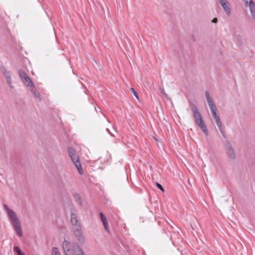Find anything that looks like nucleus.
Returning <instances> with one entry per match:
<instances>
[{
	"instance_id": "24",
	"label": "nucleus",
	"mask_w": 255,
	"mask_h": 255,
	"mask_svg": "<svg viewBox=\"0 0 255 255\" xmlns=\"http://www.w3.org/2000/svg\"><path fill=\"white\" fill-rule=\"evenodd\" d=\"M219 129L220 131L221 132L223 137L224 138H226V133H225V130L223 128L221 127V128H219Z\"/></svg>"
},
{
	"instance_id": "22",
	"label": "nucleus",
	"mask_w": 255,
	"mask_h": 255,
	"mask_svg": "<svg viewBox=\"0 0 255 255\" xmlns=\"http://www.w3.org/2000/svg\"><path fill=\"white\" fill-rule=\"evenodd\" d=\"M155 184H156V187L159 190H160L162 192H164V189L163 187H162V186L160 183H158L157 182H156Z\"/></svg>"
},
{
	"instance_id": "6",
	"label": "nucleus",
	"mask_w": 255,
	"mask_h": 255,
	"mask_svg": "<svg viewBox=\"0 0 255 255\" xmlns=\"http://www.w3.org/2000/svg\"><path fill=\"white\" fill-rule=\"evenodd\" d=\"M219 2L223 7L226 14L230 16L231 14V6L229 2L227 0H219Z\"/></svg>"
},
{
	"instance_id": "4",
	"label": "nucleus",
	"mask_w": 255,
	"mask_h": 255,
	"mask_svg": "<svg viewBox=\"0 0 255 255\" xmlns=\"http://www.w3.org/2000/svg\"><path fill=\"white\" fill-rule=\"evenodd\" d=\"M225 145L227 149L226 153L228 156L231 159H235L236 158V155L230 142L228 140H226L225 141Z\"/></svg>"
},
{
	"instance_id": "27",
	"label": "nucleus",
	"mask_w": 255,
	"mask_h": 255,
	"mask_svg": "<svg viewBox=\"0 0 255 255\" xmlns=\"http://www.w3.org/2000/svg\"><path fill=\"white\" fill-rule=\"evenodd\" d=\"M218 21V18L215 17V18H214L212 20V22L213 23H217Z\"/></svg>"
},
{
	"instance_id": "12",
	"label": "nucleus",
	"mask_w": 255,
	"mask_h": 255,
	"mask_svg": "<svg viewBox=\"0 0 255 255\" xmlns=\"http://www.w3.org/2000/svg\"><path fill=\"white\" fill-rule=\"evenodd\" d=\"M71 223L72 226H78V218L76 214L74 213H72L71 214V219H70Z\"/></svg>"
},
{
	"instance_id": "15",
	"label": "nucleus",
	"mask_w": 255,
	"mask_h": 255,
	"mask_svg": "<svg viewBox=\"0 0 255 255\" xmlns=\"http://www.w3.org/2000/svg\"><path fill=\"white\" fill-rule=\"evenodd\" d=\"M74 198H75V200L76 203L79 205H82L83 204V202H82V199L80 195L79 194L76 193V194H74Z\"/></svg>"
},
{
	"instance_id": "9",
	"label": "nucleus",
	"mask_w": 255,
	"mask_h": 255,
	"mask_svg": "<svg viewBox=\"0 0 255 255\" xmlns=\"http://www.w3.org/2000/svg\"><path fill=\"white\" fill-rule=\"evenodd\" d=\"M245 2L246 4H248L247 0H246ZM249 6L250 7V10L252 15V17L254 19H255V2L253 0H250L249 2Z\"/></svg>"
},
{
	"instance_id": "8",
	"label": "nucleus",
	"mask_w": 255,
	"mask_h": 255,
	"mask_svg": "<svg viewBox=\"0 0 255 255\" xmlns=\"http://www.w3.org/2000/svg\"><path fill=\"white\" fill-rule=\"evenodd\" d=\"M100 219L101 221L103 223V224L104 225V228L105 230L108 232V233L110 232L109 229V226H108V222L107 219L106 217L104 214L103 212H100L99 214Z\"/></svg>"
},
{
	"instance_id": "21",
	"label": "nucleus",
	"mask_w": 255,
	"mask_h": 255,
	"mask_svg": "<svg viewBox=\"0 0 255 255\" xmlns=\"http://www.w3.org/2000/svg\"><path fill=\"white\" fill-rule=\"evenodd\" d=\"M130 90L133 93V94L136 97V98L138 100H139V98L138 97V94H137V92L134 90V89L133 88H130Z\"/></svg>"
},
{
	"instance_id": "16",
	"label": "nucleus",
	"mask_w": 255,
	"mask_h": 255,
	"mask_svg": "<svg viewBox=\"0 0 255 255\" xmlns=\"http://www.w3.org/2000/svg\"><path fill=\"white\" fill-rule=\"evenodd\" d=\"M51 255H61L59 250L57 247H53L52 249Z\"/></svg>"
},
{
	"instance_id": "14",
	"label": "nucleus",
	"mask_w": 255,
	"mask_h": 255,
	"mask_svg": "<svg viewBox=\"0 0 255 255\" xmlns=\"http://www.w3.org/2000/svg\"><path fill=\"white\" fill-rule=\"evenodd\" d=\"M206 98L207 99L208 105L209 107H211L212 105H215L213 101L210 97V94L208 91H206L205 93Z\"/></svg>"
},
{
	"instance_id": "17",
	"label": "nucleus",
	"mask_w": 255,
	"mask_h": 255,
	"mask_svg": "<svg viewBox=\"0 0 255 255\" xmlns=\"http://www.w3.org/2000/svg\"><path fill=\"white\" fill-rule=\"evenodd\" d=\"M18 74L21 80L24 78V77H26V76H28L27 74L25 73V72H24L23 70L21 69L19 70Z\"/></svg>"
},
{
	"instance_id": "26",
	"label": "nucleus",
	"mask_w": 255,
	"mask_h": 255,
	"mask_svg": "<svg viewBox=\"0 0 255 255\" xmlns=\"http://www.w3.org/2000/svg\"><path fill=\"white\" fill-rule=\"evenodd\" d=\"M4 208L5 209V210H6L7 213V212H8L9 210H11L10 209H9V208H8V206L7 205H6V204H4Z\"/></svg>"
},
{
	"instance_id": "20",
	"label": "nucleus",
	"mask_w": 255,
	"mask_h": 255,
	"mask_svg": "<svg viewBox=\"0 0 255 255\" xmlns=\"http://www.w3.org/2000/svg\"><path fill=\"white\" fill-rule=\"evenodd\" d=\"M30 91L33 94L35 97L40 98V95L37 90H34L33 89V88H31Z\"/></svg>"
},
{
	"instance_id": "7",
	"label": "nucleus",
	"mask_w": 255,
	"mask_h": 255,
	"mask_svg": "<svg viewBox=\"0 0 255 255\" xmlns=\"http://www.w3.org/2000/svg\"><path fill=\"white\" fill-rule=\"evenodd\" d=\"M70 251H72L76 255L83 252L79 245L76 243H70L69 246Z\"/></svg>"
},
{
	"instance_id": "5",
	"label": "nucleus",
	"mask_w": 255,
	"mask_h": 255,
	"mask_svg": "<svg viewBox=\"0 0 255 255\" xmlns=\"http://www.w3.org/2000/svg\"><path fill=\"white\" fill-rule=\"evenodd\" d=\"M74 232L75 236L78 237V240L80 244L82 245L84 244L85 240L83 236L82 228L80 224H78L76 229L74 230Z\"/></svg>"
},
{
	"instance_id": "2",
	"label": "nucleus",
	"mask_w": 255,
	"mask_h": 255,
	"mask_svg": "<svg viewBox=\"0 0 255 255\" xmlns=\"http://www.w3.org/2000/svg\"><path fill=\"white\" fill-rule=\"evenodd\" d=\"M8 217L11 222L13 228L16 232L17 235L19 237L22 235V229L20 226V223L18 219L16 213L12 210H9L7 212Z\"/></svg>"
},
{
	"instance_id": "11",
	"label": "nucleus",
	"mask_w": 255,
	"mask_h": 255,
	"mask_svg": "<svg viewBox=\"0 0 255 255\" xmlns=\"http://www.w3.org/2000/svg\"><path fill=\"white\" fill-rule=\"evenodd\" d=\"M21 80L25 86L27 87H30L31 88H35L34 84L28 76H26V77H24V78L22 79Z\"/></svg>"
},
{
	"instance_id": "25",
	"label": "nucleus",
	"mask_w": 255,
	"mask_h": 255,
	"mask_svg": "<svg viewBox=\"0 0 255 255\" xmlns=\"http://www.w3.org/2000/svg\"><path fill=\"white\" fill-rule=\"evenodd\" d=\"M237 38L238 39L239 43H240L241 44H242V37H241V36L240 35H238L237 36Z\"/></svg>"
},
{
	"instance_id": "29",
	"label": "nucleus",
	"mask_w": 255,
	"mask_h": 255,
	"mask_svg": "<svg viewBox=\"0 0 255 255\" xmlns=\"http://www.w3.org/2000/svg\"><path fill=\"white\" fill-rule=\"evenodd\" d=\"M77 255H84V254L83 252H80V254H77Z\"/></svg>"
},
{
	"instance_id": "28",
	"label": "nucleus",
	"mask_w": 255,
	"mask_h": 255,
	"mask_svg": "<svg viewBox=\"0 0 255 255\" xmlns=\"http://www.w3.org/2000/svg\"><path fill=\"white\" fill-rule=\"evenodd\" d=\"M106 130L109 131V132L110 134L112 136H115V135L113 133H112V132H110V131L109 130V129L108 128H106Z\"/></svg>"
},
{
	"instance_id": "13",
	"label": "nucleus",
	"mask_w": 255,
	"mask_h": 255,
	"mask_svg": "<svg viewBox=\"0 0 255 255\" xmlns=\"http://www.w3.org/2000/svg\"><path fill=\"white\" fill-rule=\"evenodd\" d=\"M210 107V110L211 111L212 116L214 119L219 117V116L217 115V113H216L217 107H216V106L215 105V104L212 105L211 107Z\"/></svg>"
},
{
	"instance_id": "19",
	"label": "nucleus",
	"mask_w": 255,
	"mask_h": 255,
	"mask_svg": "<svg viewBox=\"0 0 255 255\" xmlns=\"http://www.w3.org/2000/svg\"><path fill=\"white\" fill-rule=\"evenodd\" d=\"M214 120L215 121L217 125V126L219 128L222 127V123L221 121V119H220V116L216 118H215L214 119Z\"/></svg>"
},
{
	"instance_id": "18",
	"label": "nucleus",
	"mask_w": 255,
	"mask_h": 255,
	"mask_svg": "<svg viewBox=\"0 0 255 255\" xmlns=\"http://www.w3.org/2000/svg\"><path fill=\"white\" fill-rule=\"evenodd\" d=\"M13 251L17 254V255H21L23 253L18 246H15L13 248Z\"/></svg>"
},
{
	"instance_id": "1",
	"label": "nucleus",
	"mask_w": 255,
	"mask_h": 255,
	"mask_svg": "<svg viewBox=\"0 0 255 255\" xmlns=\"http://www.w3.org/2000/svg\"><path fill=\"white\" fill-rule=\"evenodd\" d=\"M191 106V110L193 113V117L195 122V123L201 129L205 135H208V131L207 128L203 120L201 115L200 113L199 110L196 105L193 103H190Z\"/></svg>"
},
{
	"instance_id": "3",
	"label": "nucleus",
	"mask_w": 255,
	"mask_h": 255,
	"mask_svg": "<svg viewBox=\"0 0 255 255\" xmlns=\"http://www.w3.org/2000/svg\"><path fill=\"white\" fill-rule=\"evenodd\" d=\"M68 151L72 162L76 167L79 174L82 175L83 174V169L80 161L78 155L76 153L75 150L72 147H69Z\"/></svg>"
},
{
	"instance_id": "10",
	"label": "nucleus",
	"mask_w": 255,
	"mask_h": 255,
	"mask_svg": "<svg viewBox=\"0 0 255 255\" xmlns=\"http://www.w3.org/2000/svg\"><path fill=\"white\" fill-rule=\"evenodd\" d=\"M3 75L5 78L6 79V82L8 86L10 87V88L13 89V86L12 85L11 76L9 72L5 69H3Z\"/></svg>"
},
{
	"instance_id": "23",
	"label": "nucleus",
	"mask_w": 255,
	"mask_h": 255,
	"mask_svg": "<svg viewBox=\"0 0 255 255\" xmlns=\"http://www.w3.org/2000/svg\"><path fill=\"white\" fill-rule=\"evenodd\" d=\"M159 90L161 92V93L163 95V96L165 98H167L168 97V95L166 94V93L164 91V90L163 88H161L160 87H159Z\"/></svg>"
}]
</instances>
